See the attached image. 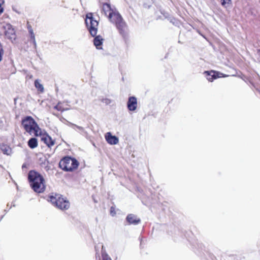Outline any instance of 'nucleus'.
Here are the masks:
<instances>
[{"instance_id":"f257e3e1","label":"nucleus","mask_w":260,"mask_h":260,"mask_svg":"<svg viewBox=\"0 0 260 260\" xmlns=\"http://www.w3.org/2000/svg\"><path fill=\"white\" fill-rule=\"evenodd\" d=\"M85 22L90 34L92 37H94L93 40L94 46L98 49H102L104 39L102 36L100 35L96 36L98 31L99 22L93 18L92 13H89L86 14Z\"/></svg>"},{"instance_id":"f03ea898","label":"nucleus","mask_w":260,"mask_h":260,"mask_svg":"<svg viewBox=\"0 0 260 260\" xmlns=\"http://www.w3.org/2000/svg\"><path fill=\"white\" fill-rule=\"evenodd\" d=\"M28 181L32 189L37 193H43L46 189L43 176L35 170H30L28 174Z\"/></svg>"},{"instance_id":"7ed1b4c3","label":"nucleus","mask_w":260,"mask_h":260,"mask_svg":"<svg viewBox=\"0 0 260 260\" xmlns=\"http://www.w3.org/2000/svg\"><path fill=\"white\" fill-rule=\"evenodd\" d=\"M21 125L24 130L29 135L34 134L36 137H38L40 135L41 128L30 116H25L22 119Z\"/></svg>"},{"instance_id":"20e7f679","label":"nucleus","mask_w":260,"mask_h":260,"mask_svg":"<svg viewBox=\"0 0 260 260\" xmlns=\"http://www.w3.org/2000/svg\"><path fill=\"white\" fill-rule=\"evenodd\" d=\"M79 163L75 158L70 156L63 157L59 162V167L67 172H73L78 168Z\"/></svg>"},{"instance_id":"39448f33","label":"nucleus","mask_w":260,"mask_h":260,"mask_svg":"<svg viewBox=\"0 0 260 260\" xmlns=\"http://www.w3.org/2000/svg\"><path fill=\"white\" fill-rule=\"evenodd\" d=\"M48 201L56 208L62 210H68L70 206L69 201L58 194L49 196Z\"/></svg>"},{"instance_id":"423d86ee","label":"nucleus","mask_w":260,"mask_h":260,"mask_svg":"<svg viewBox=\"0 0 260 260\" xmlns=\"http://www.w3.org/2000/svg\"><path fill=\"white\" fill-rule=\"evenodd\" d=\"M114 25L120 35L122 37L125 42H126L129 38V29L128 25L124 19Z\"/></svg>"},{"instance_id":"0eeeda50","label":"nucleus","mask_w":260,"mask_h":260,"mask_svg":"<svg viewBox=\"0 0 260 260\" xmlns=\"http://www.w3.org/2000/svg\"><path fill=\"white\" fill-rule=\"evenodd\" d=\"M4 29L5 37L12 42H14L17 38L15 29L10 24H6L4 26Z\"/></svg>"},{"instance_id":"6e6552de","label":"nucleus","mask_w":260,"mask_h":260,"mask_svg":"<svg viewBox=\"0 0 260 260\" xmlns=\"http://www.w3.org/2000/svg\"><path fill=\"white\" fill-rule=\"evenodd\" d=\"M108 19L109 21L113 24H115L123 19L117 9L114 10L112 13L109 14Z\"/></svg>"},{"instance_id":"1a4fd4ad","label":"nucleus","mask_w":260,"mask_h":260,"mask_svg":"<svg viewBox=\"0 0 260 260\" xmlns=\"http://www.w3.org/2000/svg\"><path fill=\"white\" fill-rule=\"evenodd\" d=\"M39 136L41 137V141L43 142L48 147L51 148L54 145L55 141L53 140L51 137L46 132L43 133L41 131L40 135Z\"/></svg>"},{"instance_id":"9d476101","label":"nucleus","mask_w":260,"mask_h":260,"mask_svg":"<svg viewBox=\"0 0 260 260\" xmlns=\"http://www.w3.org/2000/svg\"><path fill=\"white\" fill-rule=\"evenodd\" d=\"M102 13H103L107 18L110 13H112L116 8L112 6L108 3H102L100 5Z\"/></svg>"},{"instance_id":"9b49d317","label":"nucleus","mask_w":260,"mask_h":260,"mask_svg":"<svg viewBox=\"0 0 260 260\" xmlns=\"http://www.w3.org/2000/svg\"><path fill=\"white\" fill-rule=\"evenodd\" d=\"M204 74L206 75L207 80L210 82H212L214 79L221 77V76L220 75H222L218 72L213 70L205 71ZM222 77H226V76H222Z\"/></svg>"},{"instance_id":"f8f14e48","label":"nucleus","mask_w":260,"mask_h":260,"mask_svg":"<svg viewBox=\"0 0 260 260\" xmlns=\"http://www.w3.org/2000/svg\"><path fill=\"white\" fill-rule=\"evenodd\" d=\"M138 106L137 99L135 96H130L128 98L127 106L129 111H134L136 110Z\"/></svg>"},{"instance_id":"ddd939ff","label":"nucleus","mask_w":260,"mask_h":260,"mask_svg":"<svg viewBox=\"0 0 260 260\" xmlns=\"http://www.w3.org/2000/svg\"><path fill=\"white\" fill-rule=\"evenodd\" d=\"M126 220L128 224L137 225L141 222L140 218L133 214H128L126 217Z\"/></svg>"},{"instance_id":"4468645a","label":"nucleus","mask_w":260,"mask_h":260,"mask_svg":"<svg viewBox=\"0 0 260 260\" xmlns=\"http://www.w3.org/2000/svg\"><path fill=\"white\" fill-rule=\"evenodd\" d=\"M54 109L58 111L62 112L70 109V105L67 102H59L56 105L53 107Z\"/></svg>"},{"instance_id":"2eb2a0df","label":"nucleus","mask_w":260,"mask_h":260,"mask_svg":"<svg viewBox=\"0 0 260 260\" xmlns=\"http://www.w3.org/2000/svg\"><path fill=\"white\" fill-rule=\"evenodd\" d=\"M107 142L111 145H115L118 143V139L115 136H112L110 133H107L105 136Z\"/></svg>"},{"instance_id":"dca6fc26","label":"nucleus","mask_w":260,"mask_h":260,"mask_svg":"<svg viewBox=\"0 0 260 260\" xmlns=\"http://www.w3.org/2000/svg\"><path fill=\"white\" fill-rule=\"evenodd\" d=\"M0 149L2 152L7 155H10L12 153V148L5 143L0 144Z\"/></svg>"},{"instance_id":"f3484780","label":"nucleus","mask_w":260,"mask_h":260,"mask_svg":"<svg viewBox=\"0 0 260 260\" xmlns=\"http://www.w3.org/2000/svg\"><path fill=\"white\" fill-rule=\"evenodd\" d=\"M28 146L31 149H34L38 146V141L35 138H30L28 142Z\"/></svg>"},{"instance_id":"a211bd4d","label":"nucleus","mask_w":260,"mask_h":260,"mask_svg":"<svg viewBox=\"0 0 260 260\" xmlns=\"http://www.w3.org/2000/svg\"><path fill=\"white\" fill-rule=\"evenodd\" d=\"M35 86L36 88L40 92H44V87L42 84H41L38 80H36L35 81Z\"/></svg>"},{"instance_id":"6ab92c4d","label":"nucleus","mask_w":260,"mask_h":260,"mask_svg":"<svg viewBox=\"0 0 260 260\" xmlns=\"http://www.w3.org/2000/svg\"><path fill=\"white\" fill-rule=\"evenodd\" d=\"M222 6H225L226 4L231 3V0H220Z\"/></svg>"},{"instance_id":"aec40b11","label":"nucleus","mask_w":260,"mask_h":260,"mask_svg":"<svg viewBox=\"0 0 260 260\" xmlns=\"http://www.w3.org/2000/svg\"><path fill=\"white\" fill-rule=\"evenodd\" d=\"M28 28H29V32L30 34L31 38L33 40H35V35L33 32V31H32V29H31V26H29V27H28Z\"/></svg>"},{"instance_id":"412c9836","label":"nucleus","mask_w":260,"mask_h":260,"mask_svg":"<svg viewBox=\"0 0 260 260\" xmlns=\"http://www.w3.org/2000/svg\"><path fill=\"white\" fill-rule=\"evenodd\" d=\"M4 0H0V14H1L4 11V9L2 7V5L4 4Z\"/></svg>"},{"instance_id":"4be33fe9","label":"nucleus","mask_w":260,"mask_h":260,"mask_svg":"<svg viewBox=\"0 0 260 260\" xmlns=\"http://www.w3.org/2000/svg\"><path fill=\"white\" fill-rule=\"evenodd\" d=\"M110 213L112 216H114L116 214L115 208L114 207L112 206L110 208Z\"/></svg>"},{"instance_id":"5701e85b","label":"nucleus","mask_w":260,"mask_h":260,"mask_svg":"<svg viewBox=\"0 0 260 260\" xmlns=\"http://www.w3.org/2000/svg\"><path fill=\"white\" fill-rule=\"evenodd\" d=\"M103 260H111V258L107 254H102Z\"/></svg>"},{"instance_id":"b1692460","label":"nucleus","mask_w":260,"mask_h":260,"mask_svg":"<svg viewBox=\"0 0 260 260\" xmlns=\"http://www.w3.org/2000/svg\"><path fill=\"white\" fill-rule=\"evenodd\" d=\"M102 102L106 105H109L111 103V100L108 99H104L102 100Z\"/></svg>"},{"instance_id":"393cba45","label":"nucleus","mask_w":260,"mask_h":260,"mask_svg":"<svg viewBox=\"0 0 260 260\" xmlns=\"http://www.w3.org/2000/svg\"><path fill=\"white\" fill-rule=\"evenodd\" d=\"M22 168H26V165L24 164H23L22 166Z\"/></svg>"},{"instance_id":"a878e982","label":"nucleus","mask_w":260,"mask_h":260,"mask_svg":"<svg viewBox=\"0 0 260 260\" xmlns=\"http://www.w3.org/2000/svg\"><path fill=\"white\" fill-rule=\"evenodd\" d=\"M257 53H258V54L260 55V49H258L257 50Z\"/></svg>"}]
</instances>
